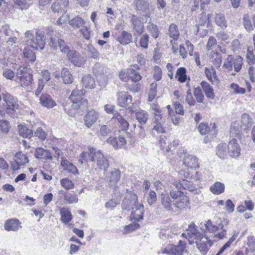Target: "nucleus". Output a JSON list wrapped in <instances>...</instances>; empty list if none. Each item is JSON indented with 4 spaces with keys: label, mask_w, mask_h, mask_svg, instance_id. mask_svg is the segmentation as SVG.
Listing matches in <instances>:
<instances>
[{
    "label": "nucleus",
    "mask_w": 255,
    "mask_h": 255,
    "mask_svg": "<svg viewBox=\"0 0 255 255\" xmlns=\"http://www.w3.org/2000/svg\"><path fill=\"white\" fill-rule=\"evenodd\" d=\"M99 114L94 110L88 111L84 117L85 126L90 128H91L99 119Z\"/></svg>",
    "instance_id": "9b49d317"
},
{
    "label": "nucleus",
    "mask_w": 255,
    "mask_h": 255,
    "mask_svg": "<svg viewBox=\"0 0 255 255\" xmlns=\"http://www.w3.org/2000/svg\"><path fill=\"white\" fill-rule=\"evenodd\" d=\"M62 187L66 189H71L74 187V184L72 181L67 178L62 179L60 181Z\"/></svg>",
    "instance_id": "052dcab7"
},
{
    "label": "nucleus",
    "mask_w": 255,
    "mask_h": 255,
    "mask_svg": "<svg viewBox=\"0 0 255 255\" xmlns=\"http://www.w3.org/2000/svg\"><path fill=\"white\" fill-rule=\"evenodd\" d=\"M146 200L149 205H152L154 204L157 200L156 193L152 190H150L148 193H146Z\"/></svg>",
    "instance_id": "5fc2aeb1"
},
{
    "label": "nucleus",
    "mask_w": 255,
    "mask_h": 255,
    "mask_svg": "<svg viewBox=\"0 0 255 255\" xmlns=\"http://www.w3.org/2000/svg\"><path fill=\"white\" fill-rule=\"evenodd\" d=\"M241 126L242 127H248L253 124V120L247 114H243L241 117Z\"/></svg>",
    "instance_id": "864d4df0"
},
{
    "label": "nucleus",
    "mask_w": 255,
    "mask_h": 255,
    "mask_svg": "<svg viewBox=\"0 0 255 255\" xmlns=\"http://www.w3.org/2000/svg\"><path fill=\"white\" fill-rule=\"evenodd\" d=\"M18 128L19 134L22 137L25 138L31 137L32 134V131L31 129L27 128V127L23 125H18Z\"/></svg>",
    "instance_id": "49530a36"
},
{
    "label": "nucleus",
    "mask_w": 255,
    "mask_h": 255,
    "mask_svg": "<svg viewBox=\"0 0 255 255\" xmlns=\"http://www.w3.org/2000/svg\"><path fill=\"white\" fill-rule=\"evenodd\" d=\"M136 119L141 124H145L148 119V113L145 111H140L136 113Z\"/></svg>",
    "instance_id": "c03bdc74"
},
{
    "label": "nucleus",
    "mask_w": 255,
    "mask_h": 255,
    "mask_svg": "<svg viewBox=\"0 0 255 255\" xmlns=\"http://www.w3.org/2000/svg\"><path fill=\"white\" fill-rule=\"evenodd\" d=\"M25 44L33 49L37 50L39 48L43 49L45 46V37L43 32L37 30L36 33V38L34 39L33 35L29 30L25 33Z\"/></svg>",
    "instance_id": "7ed1b4c3"
},
{
    "label": "nucleus",
    "mask_w": 255,
    "mask_h": 255,
    "mask_svg": "<svg viewBox=\"0 0 255 255\" xmlns=\"http://www.w3.org/2000/svg\"><path fill=\"white\" fill-rule=\"evenodd\" d=\"M168 34L172 40H170V43L172 46V49L174 52H175L177 49V44L176 41L178 40L179 36V32L177 26L172 23L170 24L169 27Z\"/></svg>",
    "instance_id": "9d476101"
},
{
    "label": "nucleus",
    "mask_w": 255,
    "mask_h": 255,
    "mask_svg": "<svg viewBox=\"0 0 255 255\" xmlns=\"http://www.w3.org/2000/svg\"><path fill=\"white\" fill-rule=\"evenodd\" d=\"M121 178V172L119 170L114 169L110 171L106 177L107 181L111 186L116 184Z\"/></svg>",
    "instance_id": "393cba45"
},
{
    "label": "nucleus",
    "mask_w": 255,
    "mask_h": 255,
    "mask_svg": "<svg viewBox=\"0 0 255 255\" xmlns=\"http://www.w3.org/2000/svg\"><path fill=\"white\" fill-rule=\"evenodd\" d=\"M243 64V59L241 56H237L234 59V68L236 72H238L241 70Z\"/></svg>",
    "instance_id": "4d7b16f0"
},
{
    "label": "nucleus",
    "mask_w": 255,
    "mask_h": 255,
    "mask_svg": "<svg viewBox=\"0 0 255 255\" xmlns=\"http://www.w3.org/2000/svg\"><path fill=\"white\" fill-rule=\"evenodd\" d=\"M214 20L217 25L222 29H225L227 27V21L224 14L221 13H216L214 16Z\"/></svg>",
    "instance_id": "cd10ccee"
},
{
    "label": "nucleus",
    "mask_w": 255,
    "mask_h": 255,
    "mask_svg": "<svg viewBox=\"0 0 255 255\" xmlns=\"http://www.w3.org/2000/svg\"><path fill=\"white\" fill-rule=\"evenodd\" d=\"M183 251V249L181 246H174L170 245L164 249L163 253H166L168 255H182Z\"/></svg>",
    "instance_id": "bb28decb"
},
{
    "label": "nucleus",
    "mask_w": 255,
    "mask_h": 255,
    "mask_svg": "<svg viewBox=\"0 0 255 255\" xmlns=\"http://www.w3.org/2000/svg\"><path fill=\"white\" fill-rule=\"evenodd\" d=\"M235 240L234 238H230L229 241L220 249L219 252L217 253L216 255H220L222 253H224L226 250L229 249L231 244L235 241Z\"/></svg>",
    "instance_id": "774afa93"
},
{
    "label": "nucleus",
    "mask_w": 255,
    "mask_h": 255,
    "mask_svg": "<svg viewBox=\"0 0 255 255\" xmlns=\"http://www.w3.org/2000/svg\"><path fill=\"white\" fill-rule=\"evenodd\" d=\"M24 56L25 58L31 62H34L36 59L35 53L32 50L25 48L23 52Z\"/></svg>",
    "instance_id": "680f3d73"
},
{
    "label": "nucleus",
    "mask_w": 255,
    "mask_h": 255,
    "mask_svg": "<svg viewBox=\"0 0 255 255\" xmlns=\"http://www.w3.org/2000/svg\"><path fill=\"white\" fill-rule=\"evenodd\" d=\"M206 229L210 233H215L218 229L219 228L222 230L221 232L214 234V237L219 239H223L226 237V230L224 229V225L222 224H220L219 227L214 225L211 220H208L206 222L205 224Z\"/></svg>",
    "instance_id": "6e6552de"
},
{
    "label": "nucleus",
    "mask_w": 255,
    "mask_h": 255,
    "mask_svg": "<svg viewBox=\"0 0 255 255\" xmlns=\"http://www.w3.org/2000/svg\"><path fill=\"white\" fill-rule=\"evenodd\" d=\"M20 222L17 219H10L7 220L4 225V229L6 231H14L19 229Z\"/></svg>",
    "instance_id": "c756f323"
},
{
    "label": "nucleus",
    "mask_w": 255,
    "mask_h": 255,
    "mask_svg": "<svg viewBox=\"0 0 255 255\" xmlns=\"http://www.w3.org/2000/svg\"><path fill=\"white\" fill-rule=\"evenodd\" d=\"M97 152L95 148H90L89 152H83L81 153L80 157L86 162L94 161L96 158L94 153Z\"/></svg>",
    "instance_id": "f704fd0d"
},
{
    "label": "nucleus",
    "mask_w": 255,
    "mask_h": 255,
    "mask_svg": "<svg viewBox=\"0 0 255 255\" xmlns=\"http://www.w3.org/2000/svg\"><path fill=\"white\" fill-rule=\"evenodd\" d=\"M132 36L131 34L126 31H123L120 36H119L117 40L122 44L126 45L129 43L131 41Z\"/></svg>",
    "instance_id": "4c0bfd02"
},
{
    "label": "nucleus",
    "mask_w": 255,
    "mask_h": 255,
    "mask_svg": "<svg viewBox=\"0 0 255 255\" xmlns=\"http://www.w3.org/2000/svg\"><path fill=\"white\" fill-rule=\"evenodd\" d=\"M82 83L85 88L92 89L95 85L94 78L89 74L85 75L82 79Z\"/></svg>",
    "instance_id": "7c9ffc66"
},
{
    "label": "nucleus",
    "mask_w": 255,
    "mask_h": 255,
    "mask_svg": "<svg viewBox=\"0 0 255 255\" xmlns=\"http://www.w3.org/2000/svg\"><path fill=\"white\" fill-rule=\"evenodd\" d=\"M210 59L216 68L219 69L220 67L222 62V58L219 53L216 52H212Z\"/></svg>",
    "instance_id": "c9c22d12"
},
{
    "label": "nucleus",
    "mask_w": 255,
    "mask_h": 255,
    "mask_svg": "<svg viewBox=\"0 0 255 255\" xmlns=\"http://www.w3.org/2000/svg\"><path fill=\"white\" fill-rule=\"evenodd\" d=\"M149 0H134L133 4L136 9L145 10L149 8Z\"/></svg>",
    "instance_id": "ea45409f"
},
{
    "label": "nucleus",
    "mask_w": 255,
    "mask_h": 255,
    "mask_svg": "<svg viewBox=\"0 0 255 255\" xmlns=\"http://www.w3.org/2000/svg\"><path fill=\"white\" fill-rule=\"evenodd\" d=\"M139 67L137 65H134L128 69V79L134 82H137L141 79V76L136 70Z\"/></svg>",
    "instance_id": "412c9836"
},
{
    "label": "nucleus",
    "mask_w": 255,
    "mask_h": 255,
    "mask_svg": "<svg viewBox=\"0 0 255 255\" xmlns=\"http://www.w3.org/2000/svg\"><path fill=\"white\" fill-rule=\"evenodd\" d=\"M3 100L5 103V109L7 114L11 117L14 116V111L17 110L19 105L14 98L8 93L2 94Z\"/></svg>",
    "instance_id": "39448f33"
},
{
    "label": "nucleus",
    "mask_w": 255,
    "mask_h": 255,
    "mask_svg": "<svg viewBox=\"0 0 255 255\" xmlns=\"http://www.w3.org/2000/svg\"><path fill=\"white\" fill-rule=\"evenodd\" d=\"M68 59L75 65L78 67H81L85 64L84 59L81 57L79 53L74 50L68 49V51L65 52Z\"/></svg>",
    "instance_id": "1a4fd4ad"
},
{
    "label": "nucleus",
    "mask_w": 255,
    "mask_h": 255,
    "mask_svg": "<svg viewBox=\"0 0 255 255\" xmlns=\"http://www.w3.org/2000/svg\"><path fill=\"white\" fill-rule=\"evenodd\" d=\"M187 232V234L189 238L197 240L196 241L197 248L201 252L204 254L208 251V244L210 246L212 245V242L206 236H203L201 233L197 232L194 223L190 225Z\"/></svg>",
    "instance_id": "f257e3e1"
},
{
    "label": "nucleus",
    "mask_w": 255,
    "mask_h": 255,
    "mask_svg": "<svg viewBox=\"0 0 255 255\" xmlns=\"http://www.w3.org/2000/svg\"><path fill=\"white\" fill-rule=\"evenodd\" d=\"M228 153L232 157H237L240 155L241 148L235 138L231 139L227 145Z\"/></svg>",
    "instance_id": "4468645a"
},
{
    "label": "nucleus",
    "mask_w": 255,
    "mask_h": 255,
    "mask_svg": "<svg viewBox=\"0 0 255 255\" xmlns=\"http://www.w3.org/2000/svg\"><path fill=\"white\" fill-rule=\"evenodd\" d=\"M132 97L125 92H121L118 95V104L121 107H126L131 104Z\"/></svg>",
    "instance_id": "aec40b11"
},
{
    "label": "nucleus",
    "mask_w": 255,
    "mask_h": 255,
    "mask_svg": "<svg viewBox=\"0 0 255 255\" xmlns=\"http://www.w3.org/2000/svg\"><path fill=\"white\" fill-rule=\"evenodd\" d=\"M201 85L206 96L210 99H213L214 98L215 95L213 89L211 85L205 81L202 82Z\"/></svg>",
    "instance_id": "473e14b6"
},
{
    "label": "nucleus",
    "mask_w": 255,
    "mask_h": 255,
    "mask_svg": "<svg viewBox=\"0 0 255 255\" xmlns=\"http://www.w3.org/2000/svg\"><path fill=\"white\" fill-rule=\"evenodd\" d=\"M61 164L64 168L65 170H67L73 174H78V170L77 167L72 163H70L68 160H62Z\"/></svg>",
    "instance_id": "58836bf2"
},
{
    "label": "nucleus",
    "mask_w": 255,
    "mask_h": 255,
    "mask_svg": "<svg viewBox=\"0 0 255 255\" xmlns=\"http://www.w3.org/2000/svg\"><path fill=\"white\" fill-rule=\"evenodd\" d=\"M10 128L9 122L5 120H0V130L4 132L7 133Z\"/></svg>",
    "instance_id": "0e129e2a"
},
{
    "label": "nucleus",
    "mask_w": 255,
    "mask_h": 255,
    "mask_svg": "<svg viewBox=\"0 0 255 255\" xmlns=\"http://www.w3.org/2000/svg\"><path fill=\"white\" fill-rule=\"evenodd\" d=\"M113 119L116 120L118 122L120 126L121 127L122 130H128V128L129 124L122 116L118 113H115L113 115Z\"/></svg>",
    "instance_id": "e433bc0d"
},
{
    "label": "nucleus",
    "mask_w": 255,
    "mask_h": 255,
    "mask_svg": "<svg viewBox=\"0 0 255 255\" xmlns=\"http://www.w3.org/2000/svg\"><path fill=\"white\" fill-rule=\"evenodd\" d=\"M132 27L134 30V34L140 35L143 31L144 25L141 18L135 15H132L130 19Z\"/></svg>",
    "instance_id": "ddd939ff"
},
{
    "label": "nucleus",
    "mask_w": 255,
    "mask_h": 255,
    "mask_svg": "<svg viewBox=\"0 0 255 255\" xmlns=\"http://www.w3.org/2000/svg\"><path fill=\"white\" fill-rule=\"evenodd\" d=\"M169 195L170 197L173 200V205L177 209H184L190 203L188 197L180 190L171 189L169 192Z\"/></svg>",
    "instance_id": "20e7f679"
},
{
    "label": "nucleus",
    "mask_w": 255,
    "mask_h": 255,
    "mask_svg": "<svg viewBox=\"0 0 255 255\" xmlns=\"http://www.w3.org/2000/svg\"><path fill=\"white\" fill-rule=\"evenodd\" d=\"M230 87L232 90H233L234 93L236 94H244L246 92L245 88L240 87L236 83H232Z\"/></svg>",
    "instance_id": "69168bd1"
},
{
    "label": "nucleus",
    "mask_w": 255,
    "mask_h": 255,
    "mask_svg": "<svg viewBox=\"0 0 255 255\" xmlns=\"http://www.w3.org/2000/svg\"><path fill=\"white\" fill-rule=\"evenodd\" d=\"M39 103L42 106L47 109L52 108L56 105V102L47 94H43L39 98Z\"/></svg>",
    "instance_id": "a211bd4d"
},
{
    "label": "nucleus",
    "mask_w": 255,
    "mask_h": 255,
    "mask_svg": "<svg viewBox=\"0 0 255 255\" xmlns=\"http://www.w3.org/2000/svg\"><path fill=\"white\" fill-rule=\"evenodd\" d=\"M14 161L15 163L11 164L12 170H18L21 165H25L28 163L29 160L28 157L22 152H18L14 155Z\"/></svg>",
    "instance_id": "f8f14e48"
},
{
    "label": "nucleus",
    "mask_w": 255,
    "mask_h": 255,
    "mask_svg": "<svg viewBox=\"0 0 255 255\" xmlns=\"http://www.w3.org/2000/svg\"><path fill=\"white\" fill-rule=\"evenodd\" d=\"M144 211L143 204L139 203L132 209L130 217L135 221H139L143 219Z\"/></svg>",
    "instance_id": "6ab92c4d"
},
{
    "label": "nucleus",
    "mask_w": 255,
    "mask_h": 255,
    "mask_svg": "<svg viewBox=\"0 0 255 255\" xmlns=\"http://www.w3.org/2000/svg\"><path fill=\"white\" fill-rule=\"evenodd\" d=\"M35 157L36 158H42L44 159H52V155L50 152L47 149L41 147L37 148L35 150Z\"/></svg>",
    "instance_id": "c85d7f7f"
},
{
    "label": "nucleus",
    "mask_w": 255,
    "mask_h": 255,
    "mask_svg": "<svg viewBox=\"0 0 255 255\" xmlns=\"http://www.w3.org/2000/svg\"><path fill=\"white\" fill-rule=\"evenodd\" d=\"M61 78L65 84L71 83L73 82V77L70 72L66 68H63L61 71Z\"/></svg>",
    "instance_id": "37998d69"
},
{
    "label": "nucleus",
    "mask_w": 255,
    "mask_h": 255,
    "mask_svg": "<svg viewBox=\"0 0 255 255\" xmlns=\"http://www.w3.org/2000/svg\"><path fill=\"white\" fill-rule=\"evenodd\" d=\"M61 221L65 224L68 223L72 220V215L70 210L66 208H62L60 210Z\"/></svg>",
    "instance_id": "72a5a7b5"
},
{
    "label": "nucleus",
    "mask_w": 255,
    "mask_h": 255,
    "mask_svg": "<svg viewBox=\"0 0 255 255\" xmlns=\"http://www.w3.org/2000/svg\"><path fill=\"white\" fill-rule=\"evenodd\" d=\"M157 84L152 83L150 85V91L149 93L148 101L151 102L156 95Z\"/></svg>",
    "instance_id": "13d9d810"
},
{
    "label": "nucleus",
    "mask_w": 255,
    "mask_h": 255,
    "mask_svg": "<svg viewBox=\"0 0 255 255\" xmlns=\"http://www.w3.org/2000/svg\"><path fill=\"white\" fill-rule=\"evenodd\" d=\"M186 72V70L185 68H178L176 73L175 78L181 83L185 82L187 79Z\"/></svg>",
    "instance_id": "a18cd8bd"
},
{
    "label": "nucleus",
    "mask_w": 255,
    "mask_h": 255,
    "mask_svg": "<svg viewBox=\"0 0 255 255\" xmlns=\"http://www.w3.org/2000/svg\"><path fill=\"white\" fill-rule=\"evenodd\" d=\"M48 44L53 50H56L59 48L63 53L67 52L69 48L63 39L56 35L51 36L49 38Z\"/></svg>",
    "instance_id": "423d86ee"
},
{
    "label": "nucleus",
    "mask_w": 255,
    "mask_h": 255,
    "mask_svg": "<svg viewBox=\"0 0 255 255\" xmlns=\"http://www.w3.org/2000/svg\"><path fill=\"white\" fill-rule=\"evenodd\" d=\"M69 4L68 0H60L54 2L51 8L52 11L56 12H62L65 11V8Z\"/></svg>",
    "instance_id": "5701e85b"
},
{
    "label": "nucleus",
    "mask_w": 255,
    "mask_h": 255,
    "mask_svg": "<svg viewBox=\"0 0 255 255\" xmlns=\"http://www.w3.org/2000/svg\"><path fill=\"white\" fill-rule=\"evenodd\" d=\"M210 191L214 194L219 195L223 193L225 190V185L220 182H216L210 187Z\"/></svg>",
    "instance_id": "a19ab883"
},
{
    "label": "nucleus",
    "mask_w": 255,
    "mask_h": 255,
    "mask_svg": "<svg viewBox=\"0 0 255 255\" xmlns=\"http://www.w3.org/2000/svg\"><path fill=\"white\" fill-rule=\"evenodd\" d=\"M242 126L239 125V123L237 122L234 123L231 127L230 129V134L232 136L237 137L239 135L240 132L241 131V129L242 128Z\"/></svg>",
    "instance_id": "8fccbe9b"
},
{
    "label": "nucleus",
    "mask_w": 255,
    "mask_h": 255,
    "mask_svg": "<svg viewBox=\"0 0 255 255\" xmlns=\"http://www.w3.org/2000/svg\"><path fill=\"white\" fill-rule=\"evenodd\" d=\"M84 20L79 16H77L69 21V24L74 28H80L85 24Z\"/></svg>",
    "instance_id": "09e8293b"
},
{
    "label": "nucleus",
    "mask_w": 255,
    "mask_h": 255,
    "mask_svg": "<svg viewBox=\"0 0 255 255\" xmlns=\"http://www.w3.org/2000/svg\"><path fill=\"white\" fill-rule=\"evenodd\" d=\"M107 143L112 145L115 149L124 147L127 143V141L125 137L120 136L118 138L110 136L107 139Z\"/></svg>",
    "instance_id": "f3484780"
},
{
    "label": "nucleus",
    "mask_w": 255,
    "mask_h": 255,
    "mask_svg": "<svg viewBox=\"0 0 255 255\" xmlns=\"http://www.w3.org/2000/svg\"><path fill=\"white\" fill-rule=\"evenodd\" d=\"M97 160V166L103 171H106L109 168V164L108 160L104 156L101 151H97L94 153Z\"/></svg>",
    "instance_id": "dca6fc26"
},
{
    "label": "nucleus",
    "mask_w": 255,
    "mask_h": 255,
    "mask_svg": "<svg viewBox=\"0 0 255 255\" xmlns=\"http://www.w3.org/2000/svg\"><path fill=\"white\" fill-rule=\"evenodd\" d=\"M147 29L154 38H156L158 36L159 30L156 25L149 22L147 24Z\"/></svg>",
    "instance_id": "603ef678"
},
{
    "label": "nucleus",
    "mask_w": 255,
    "mask_h": 255,
    "mask_svg": "<svg viewBox=\"0 0 255 255\" xmlns=\"http://www.w3.org/2000/svg\"><path fill=\"white\" fill-rule=\"evenodd\" d=\"M205 73L207 79L212 83H213L218 81V76L215 69L213 66L210 68L206 67Z\"/></svg>",
    "instance_id": "2f4dec72"
},
{
    "label": "nucleus",
    "mask_w": 255,
    "mask_h": 255,
    "mask_svg": "<svg viewBox=\"0 0 255 255\" xmlns=\"http://www.w3.org/2000/svg\"><path fill=\"white\" fill-rule=\"evenodd\" d=\"M138 203L136 195L130 194L128 197H127L124 199L122 207L124 210H132Z\"/></svg>",
    "instance_id": "2eb2a0df"
},
{
    "label": "nucleus",
    "mask_w": 255,
    "mask_h": 255,
    "mask_svg": "<svg viewBox=\"0 0 255 255\" xmlns=\"http://www.w3.org/2000/svg\"><path fill=\"white\" fill-rule=\"evenodd\" d=\"M178 174L181 178L184 177L185 178L191 179L196 182L200 181L202 178L199 173L195 170L190 172H186L185 170H182L179 171Z\"/></svg>",
    "instance_id": "4be33fe9"
},
{
    "label": "nucleus",
    "mask_w": 255,
    "mask_h": 255,
    "mask_svg": "<svg viewBox=\"0 0 255 255\" xmlns=\"http://www.w3.org/2000/svg\"><path fill=\"white\" fill-rule=\"evenodd\" d=\"M161 204L163 208L167 211L173 210L172 201L168 194L166 193H162L161 195Z\"/></svg>",
    "instance_id": "a878e982"
},
{
    "label": "nucleus",
    "mask_w": 255,
    "mask_h": 255,
    "mask_svg": "<svg viewBox=\"0 0 255 255\" xmlns=\"http://www.w3.org/2000/svg\"><path fill=\"white\" fill-rule=\"evenodd\" d=\"M227 145L226 143H221L217 147V155L221 158L224 159L227 157L228 155Z\"/></svg>",
    "instance_id": "79ce46f5"
},
{
    "label": "nucleus",
    "mask_w": 255,
    "mask_h": 255,
    "mask_svg": "<svg viewBox=\"0 0 255 255\" xmlns=\"http://www.w3.org/2000/svg\"><path fill=\"white\" fill-rule=\"evenodd\" d=\"M85 93L83 89L78 90L76 88L73 90L69 98L73 104L71 106L69 105L65 106V110L69 116H73L75 114L76 109L80 107L81 104L86 106L87 105V100L84 98Z\"/></svg>",
    "instance_id": "f03ea898"
},
{
    "label": "nucleus",
    "mask_w": 255,
    "mask_h": 255,
    "mask_svg": "<svg viewBox=\"0 0 255 255\" xmlns=\"http://www.w3.org/2000/svg\"><path fill=\"white\" fill-rule=\"evenodd\" d=\"M33 81L32 75L24 69H20L17 73L15 81L22 87L30 85Z\"/></svg>",
    "instance_id": "0eeeda50"
},
{
    "label": "nucleus",
    "mask_w": 255,
    "mask_h": 255,
    "mask_svg": "<svg viewBox=\"0 0 255 255\" xmlns=\"http://www.w3.org/2000/svg\"><path fill=\"white\" fill-rule=\"evenodd\" d=\"M244 24L245 28L248 31H251L253 29V27L250 20V16L248 14H245L243 17Z\"/></svg>",
    "instance_id": "e2e57ef3"
},
{
    "label": "nucleus",
    "mask_w": 255,
    "mask_h": 255,
    "mask_svg": "<svg viewBox=\"0 0 255 255\" xmlns=\"http://www.w3.org/2000/svg\"><path fill=\"white\" fill-rule=\"evenodd\" d=\"M213 16L212 13L208 14L201 13L198 20V23L200 25H204L205 24L209 25L211 22V18Z\"/></svg>",
    "instance_id": "de8ad7c7"
},
{
    "label": "nucleus",
    "mask_w": 255,
    "mask_h": 255,
    "mask_svg": "<svg viewBox=\"0 0 255 255\" xmlns=\"http://www.w3.org/2000/svg\"><path fill=\"white\" fill-rule=\"evenodd\" d=\"M234 60L231 55H229L228 57L225 60L223 64V67L226 69L228 71H230L233 69Z\"/></svg>",
    "instance_id": "6e6d98bb"
},
{
    "label": "nucleus",
    "mask_w": 255,
    "mask_h": 255,
    "mask_svg": "<svg viewBox=\"0 0 255 255\" xmlns=\"http://www.w3.org/2000/svg\"><path fill=\"white\" fill-rule=\"evenodd\" d=\"M88 54L91 58L97 59L99 57V53L98 50L92 46H88L87 49Z\"/></svg>",
    "instance_id": "bf43d9fd"
},
{
    "label": "nucleus",
    "mask_w": 255,
    "mask_h": 255,
    "mask_svg": "<svg viewBox=\"0 0 255 255\" xmlns=\"http://www.w3.org/2000/svg\"><path fill=\"white\" fill-rule=\"evenodd\" d=\"M183 164L186 167L191 169H196L199 167L198 159L197 157L188 155L184 158Z\"/></svg>",
    "instance_id": "b1692460"
},
{
    "label": "nucleus",
    "mask_w": 255,
    "mask_h": 255,
    "mask_svg": "<svg viewBox=\"0 0 255 255\" xmlns=\"http://www.w3.org/2000/svg\"><path fill=\"white\" fill-rule=\"evenodd\" d=\"M64 200L66 203L73 204L78 201V198L76 194L68 193L65 194Z\"/></svg>",
    "instance_id": "3c124183"
},
{
    "label": "nucleus",
    "mask_w": 255,
    "mask_h": 255,
    "mask_svg": "<svg viewBox=\"0 0 255 255\" xmlns=\"http://www.w3.org/2000/svg\"><path fill=\"white\" fill-rule=\"evenodd\" d=\"M3 77L8 80H12L15 75V73L8 68H4L2 72Z\"/></svg>",
    "instance_id": "338daca9"
}]
</instances>
